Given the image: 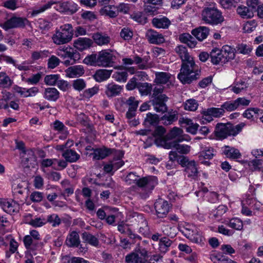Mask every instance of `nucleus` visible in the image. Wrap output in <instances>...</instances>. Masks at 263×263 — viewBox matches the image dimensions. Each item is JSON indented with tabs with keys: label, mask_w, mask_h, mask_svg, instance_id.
Instances as JSON below:
<instances>
[{
	"label": "nucleus",
	"mask_w": 263,
	"mask_h": 263,
	"mask_svg": "<svg viewBox=\"0 0 263 263\" xmlns=\"http://www.w3.org/2000/svg\"><path fill=\"white\" fill-rule=\"evenodd\" d=\"M236 49L228 45H224L221 49V53L225 60L226 63L234 59Z\"/></svg>",
	"instance_id": "2f4dec72"
},
{
	"label": "nucleus",
	"mask_w": 263,
	"mask_h": 263,
	"mask_svg": "<svg viewBox=\"0 0 263 263\" xmlns=\"http://www.w3.org/2000/svg\"><path fill=\"white\" fill-rule=\"evenodd\" d=\"M130 17L135 21L141 24H145L147 22V18L142 12H138L130 15Z\"/></svg>",
	"instance_id": "774afa93"
},
{
	"label": "nucleus",
	"mask_w": 263,
	"mask_h": 263,
	"mask_svg": "<svg viewBox=\"0 0 263 263\" xmlns=\"http://www.w3.org/2000/svg\"><path fill=\"white\" fill-rule=\"evenodd\" d=\"M176 141H170V143L162 142L166 149L174 148L177 151L182 154H187L191 150V146L186 144H180Z\"/></svg>",
	"instance_id": "a211bd4d"
},
{
	"label": "nucleus",
	"mask_w": 263,
	"mask_h": 263,
	"mask_svg": "<svg viewBox=\"0 0 263 263\" xmlns=\"http://www.w3.org/2000/svg\"><path fill=\"white\" fill-rule=\"evenodd\" d=\"M245 126L244 123H240L235 126L231 124H217L216 127L215 133L217 137L226 138L229 136H236Z\"/></svg>",
	"instance_id": "20e7f679"
},
{
	"label": "nucleus",
	"mask_w": 263,
	"mask_h": 263,
	"mask_svg": "<svg viewBox=\"0 0 263 263\" xmlns=\"http://www.w3.org/2000/svg\"><path fill=\"white\" fill-rule=\"evenodd\" d=\"M92 41L86 37H80L74 41L73 46L79 51H83L91 46Z\"/></svg>",
	"instance_id": "393cba45"
},
{
	"label": "nucleus",
	"mask_w": 263,
	"mask_h": 263,
	"mask_svg": "<svg viewBox=\"0 0 263 263\" xmlns=\"http://www.w3.org/2000/svg\"><path fill=\"white\" fill-rule=\"evenodd\" d=\"M115 155L118 156V158L114 159L104 166L103 170L106 173L113 174L115 171L122 166L124 163V161L121 160L124 155V153L122 151L118 150L116 151Z\"/></svg>",
	"instance_id": "423d86ee"
},
{
	"label": "nucleus",
	"mask_w": 263,
	"mask_h": 263,
	"mask_svg": "<svg viewBox=\"0 0 263 263\" xmlns=\"http://www.w3.org/2000/svg\"><path fill=\"white\" fill-rule=\"evenodd\" d=\"M60 76L58 74L47 75L45 77V83L48 85L53 86L57 84Z\"/></svg>",
	"instance_id": "680f3d73"
},
{
	"label": "nucleus",
	"mask_w": 263,
	"mask_h": 263,
	"mask_svg": "<svg viewBox=\"0 0 263 263\" xmlns=\"http://www.w3.org/2000/svg\"><path fill=\"white\" fill-rule=\"evenodd\" d=\"M246 204L254 211H259L261 206V203L253 198L247 199Z\"/></svg>",
	"instance_id": "052dcab7"
},
{
	"label": "nucleus",
	"mask_w": 263,
	"mask_h": 263,
	"mask_svg": "<svg viewBox=\"0 0 263 263\" xmlns=\"http://www.w3.org/2000/svg\"><path fill=\"white\" fill-rule=\"evenodd\" d=\"M249 166L252 171L260 170L263 167V160L254 159L249 162Z\"/></svg>",
	"instance_id": "13d9d810"
},
{
	"label": "nucleus",
	"mask_w": 263,
	"mask_h": 263,
	"mask_svg": "<svg viewBox=\"0 0 263 263\" xmlns=\"http://www.w3.org/2000/svg\"><path fill=\"white\" fill-rule=\"evenodd\" d=\"M257 26V23L254 20L247 22L243 24V30L245 32L250 33L255 30Z\"/></svg>",
	"instance_id": "69168bd1"
},
{
	"label": "nucleus",
	"mask_w": 263,
	"mask_h": 263,
	"mask_svg": "<svg viewBox=\"0 0 263 263\" xmlns=\"http://www.w3.org/2000/svg\"><path fill=\"white\" fill-rule=\"evenodd\" d=\"M179 40L180 42L186 44L191 48L195 47L197 44L196 41L189 33L181 34L179 36Z\"/></svg>",
	"instance_id": "e433bc0d"
},
{
	"label": "nucleus",
	"mask_w": 263,
	"mask_h": 263,
	"mask_svg": "<svg viewBox=\"0 0 263 263\" xmlns=\"http://www.w3.org/2000/svg\"><path fill=\"white\" fill-rule=\"evenodd\" d=\"M155 209L157 216L163 218L168 213L170 206L167 201L163 199H158L155 203Z\"/></svg>",
	"instance_id": "ddd939ff"
},
{
	"label": "nucleus",
	"mask_w": 263,
	"mask_h": 263,
	"mask_svg": "<svg viewBox=\"0 0 263 263\" xmlns=\"http://www.w3.org/2000/svg\"><path fill=\"white\" fill-rule=\"evenodd\" d=\"M146 37L151 44H159L165 42L163 35L154 30H148L146 33Z\"/></svg>",
	"instance_id": "4be33fe9"
},
{
	"label": "nucleus",
	"mask_w": 263,
	"mask_h": 263,
	"mask_svg": "<svg viewBox=\"0 0 263 263\" xmlns=\"http://www.w3.org/2000/svg\"><path fill=\"white\" fill-rule=\"evenodd\" d=\"M65 72L67 77L73 78L82 76L85 70L83 66L76 65L68 67Z\"/></svg>",
	"instance_id": "5701e85b"
},
{
	"label": "nucleus",
	"mask_w": 263,
	"mask_h": 263,
	"mask_svg": "<svg viewBox=\"0 0 263 263\" xmlns=\"http://www.w3.org/2000/svg\"><path fill=\"white\" fill-rule=\"evenodd\" d=\"M122 90V86L111 82L105 85V93L108 98H113L119 96Z\"/></svg>",
	"instance_id": "6ab92c4d"
},
{
	"label": "nucleus",
	"mask_w": 263,
	"mask_h": 263,
	"mask_svg": "<svg viewBox=\"0 0 263 263\" xmlns=\"http://www.w3.org/2000/svg\"><path fill=\"white\" fill-rule=\"evenodd\" d=\"M73 30L70 24H66L57 28L51 39L54 44L57 45L66 44L70 42L73 37Z\"/></svg>",
	"instance_id": "f03ea898"
},
{
	"label": "nucleus",
	"mask_w": 263,
	"mask_h": 263,
	"mask_svg": "<svg viewBox=\"0 0 263 263\" xmlns=\"http://www.w3.org/2000/svg\"><path fill=\"white\" fill-rule=\"evenodd\" d=\"M112 72V70L99 69L96 71L93 78L97 82H102L108 79Z\"/></svg>",
	"instance_id": "473e14b6"
},
{
	"label": "nucleus",
	"mask_w": 263,
	"mask_h": 263,
	"mask_svg": "<svg viewBox=\"0 0 263 263\" xmlns=\"http://www.w3.org/2000/svg\"><path fill=\"white\" fill-rule=\"evenodd\" d=\"M201 17L205 23L211 25H217L224 21L222 13L215 7L204 8L202 11Z\"/></svg>",
	"instance_id": "7ed1b4c3"
},
{
	"label": "nucleus",
	"mask_w": 263,
	"mask_h": 263,
	"mask_svg": "<svg viewBox=\"0 0 263 263\" xmlns=\"http://www.w3.org/2000/svg\"><path fill=\"white\" fill-rule=\"evenodd\" d=\"M185 237L189 239L191 241L199 245L204 243V238L201 233L197 230L194 231L185 232Z\"/></svg>",
	"instance_id": "bb28decb"
},
{
	"label": "nucleus",
	"mask_w": 263,
	"mask_h": 263,
	"mask_svg": "<svg viewBox=\"0 0 263 263\" xmlns=\"http://www.w3.org/2000/svg\"><path fill=\"white\" fill-rule=\"evenodd\" d=\"M141 178L136 173H130L125 178V181L128 184H135L138 186V182H140Z\"/></svg>",
	"instance_id": "864d4df0"
},
{
	"label": "nucleus",
	"mask_w": 263,
	"mask_h": 263,
	"mask_svg": "<svg viewBox=\"0 0 263 263\" xmlns=\"http://www.w3.org/2000/svg\"><path fill=\"white\" fill-rule=\"evenodd\" d=\"M214 155L213 148L209 147H206L204 150L200 153L199 155V160L201 163L209 164V162L205 160L212 159Z\"/></svg>",
	"instance_id": "f704fd0d"
},
{
	"label": "nucleus",
	"mask_w": 263,
	"mask_h": 263,
	"mask_svg": "<svg viewBox=\"0 0 263 263\" xmlns=\"http://www.w3.org/2000/svg\"><path fill=\"white\" fill-rule=\"evenodd\" d=\"M0 206L4 211L9 214L16 212L19 208V205L16 202L7 199H0Z\"/></svg>",
	"instance_id": "2eb2a0df"
},
{
	"label": "nucleus",
	"mask_w": 263,
	"mask_h": 263,
	"mask_svg": "<svg viewBox=\"0 0 263 263\" xmlns=\"http://www.w3.org/2000/svg\"><path fill=\"white\" fill-rule=\"evenodd\" d=\"M224 110L221 106L220 108L211 107L203 110L202 115V122L203 124L209 123L213 121V117L219 118L224 115Z\"/></svg>",
	"instance_id": "0eeeda50"
},
{
	"label": "nucleus",
	"mask_w": 263,
	"mask_h": 263,
	"mask_svg": "<svg viewBox=\"0 0 263 263\" xmlns=\"http://www.w3.org/2000/svg\"><path fill=\"white\" fill-rule=\"evenodd\" d=\"M131 5L127 3H121L119 4L118 5L116 6L118 14L119 13L124 14H128L131 9Z\"/></svg>",
	"instance_id": "bf43d9fd"
},
{
	"label": "nucleus",
	"mask_w": 263,
	"mask_h": 263,
	"mask_svg": "<svg viewBox=\"0 0 263 263\" xmlns=\"http://www.w3.org/2000/svg\"><path fill=\"white\" fill-rule=\"evenodd\" d=\"M157 178L154 176H147L141 178L140 182H138V187L142 189L147 193H149L158 184Z\"/></svg>",
	"instance_id": "9d476101"
},
{
	"label": "nucleus",
	"mask_w": 263,
	"mask_h": 263,
	"mask_svg": "<svg viewBox=\"0 0 263 263\" xmlns=\"http://www.w3.org/2000/svg\"><path fill=\"white\" fill-rule=\"evenodd\" d=\"M98 65L104 67H110L114 63L115 56L109 49L102 50L98 53Z\"/></svg>",
	"instance_id": "6e6552de"
},
{
	"label": "nucleus",
	"mask_w": 263,
	"mask_h": 263,
	"mask_svg": "<svg viewBox=\"0 0 263 263\" xmlns=\"http://www.w3.org/2000/svg\"><path fill=\"white\" fill-rule=\"evenodd\" d=\"M177 115L175 112H172L164 115L161 120L165 125H170L177 120Z\"/></svg>",
	"instance_id": "603ef678"
},
{
	"label": "nucleus",
	"mask_w": 263,
	"mask_h": 263,
	"mask_svg": "<svg viewBox=\"0 0 263 263\" xmlns=\"http://www.w3.org/2000/svg\"><path fill=\"white\" fill-rule=\"evenodd\" d=\"M247 84L243 81H240L235 83L233 86H231L230 88L231 91L234 93L238 94L245 90L247 88Z\"/></svg>",
	"instance_id": "6e6d98bb"
},
{
	"label": "nucleus",
	"mask_w": 263,
	"mask_h": 263,
	"mask_svg": "<svg viewBox=\"0 0 263 263\" xmlns=\"http://www.w3.org/2000/svg\"><path fill=\"white\" fill-rule=\"evenodd\" d=\"M112 149L106 147L97 148L92 154L93 159L95 160L103 159L112 153Z\"/></svg>",
	"instance_id": "c9c22d12"
},
{
	"label": "nucleus",
	"mask_w": 263,
	"mask_h": 263,
	"mask_svg": "<svg viewBox=\"0 0 263 263\" xmlns=\"http://www.w3.org/2000/svg\"><path fill=\"white\" fill-rule=\"evenodd\" d=\"M82 238L85 242L92 246L97 247L99 245L98 238L88 232H84L82 235Z\"/></svg>",
	"instance_id": "de8ad7c7"
},
{
	"label": "nucleus",
	"mask_w": 263,
	"mask_h": 263,
	"mask_svg": "<svg viewBox=\"0 0 263 263\" xmlns=\"http://www.w3.org/2000/svg\"><path fill=\"white\" fill-rule=\"evenodd\" d=\"M211 62L213 64L217 65L219 63H226L225 60L221 53V50L216 48L213 49L211 52Z\"/></svg>",
	"instance_id": "58836bf2"
},
{
	"label": "nucleus",
	"mask_w": 263,
	"mask_h": 263,
	"mask_svg": "<svg viewBox=\"0 0 263 263\" xmlns=\"http://www.w3.org/2000/svg\"><path fill=\"white\" fill-rule=\"evenodd\" d=\"M66 245L70 247H78L80 243V236L76 231H72L67 236Z\"/></svg>",
	"instance_id": "c756f323"
},
{
	"label": "nucleus",
	"mask_w": 263,
	"mask_h": 263,
	"mask_svg": "<svg viewBox=\"0 0 263 263\" xmlns=\"http://www.w3.org/2000/svg\"><path fill=\"white\" fill-rule=\"evenodd\" d=\"M92 38L95 42L99 46L107 45L110 40V37L108 35L101 33L93 34Z\"/></svg>",
	"instance_id": "a19ab883"
},
{
	"label": "nucleus",
	"mask_w": 263,
	"mask_h": 263,
	"mask_svg": "<svg viewBox=\"0 0 263 263\" xmlns=\"http://www.w3.org/2000/svg\"><path fill=\"white\" fill-rule=\"evenodd\" d=\"M62 156L67 161L70 162L76 161L80 157V156L72 149H67L63 153Z\"/></svg>",
	"instance_id": "09e8293b"
},
{
	"label": "nucleus",
	"mask_w": 263,
	"mask_h": 263,
	"mask_svg": "<svg viewBox=\"0 0 263 263\" xmlns=\"http://www.w3.org/2000/svg\"><path fill=\"white\" fill-rule=\"evenodd\" d=\"M54 3V2H53V1H51L48 2V3L43 5V6L34 9L32 10V11L31 13V16H35L43 12L46 10L50 8L51 7V6L53 5Z\"/></svg>",
	"instance_id": "4d7b16f0"
},
{
	"label": "nucleus",
	"mask_w": 263,
	"mask_h": 263,
	"mask_svg": "<svg viewBox=\"0 0 263 263\" xmlns=\"http://www.w3.org/2000/svg\"><path fill=\"white\" fill-rule=\"evenodd\" d=\"M23 242L25 248L29 251L33 252L41 249L43 243L41 241H36L30 236L27 235L23 238Z\"/></svg>",
	"instance_id": "aec40b11"
},
{
	"label": "nucleus",
	"mask_w": 263,
	"mask_h": 263,
	"mask_svg": "<svg viewBox=\"0 0 263 263\" xmlns=\"http://www.w3.org/2000/svg\"><path fill=\"white\" fill-rule=\"evenodd\" d=\"M97 58H98V54H92L87 55L84 59L83 63L91 66H98Z\"/></svg>",
	"instance_id": "e2e57ef3"
},
{
	"label": "nucleus",
	"mask_w": 263,
	"mask_h": 263,
	"mask_svg": "<svg viewBox=\"0 0 263 263\" xmlns=\"http://www.w3.org/2000/svg\"><path fill=\"white\" fill-rule=\"evenodd\" d=\"M174 50L181 60V67L178 78L183 84H190L197 79V76L199 74L193 57L183 45L177 46Z\"/></svg>",
	"instance_id": "f257e3e1"
},
{
	"label": "nucleus",
	"mask_w": 263,
	"mask_h": 263,
	"mask_svg": "<svg viewBox=\"0 0 263 263\" xmlns=\"http://www.w3.org/2000/svg\"><path fill=\"white\" fill-rule=\"evenodd\" d=\"M138 88L142 96H147L151 94L153 86L151 84L145 82L138 84Z\"/></svg>",
	"instance_id": "a18cd8bd"
},
{
	"label": "nucleus",
	"mask_w": 263,
	"mask_h": 263,
	"mask_svg": "<svg viewBox=\"0 0 263 263\" xmlns=\"http://www.w3.org/2000/svg\"><path fill=\"white\" fill-rule=\"evenodd\" d=\"M209 33V29L205 26L199 27L192 31V34L200 41L206 39Z\"/></svg>",
	"instance_id": "72a5a7b5"
},
{
	"label": "nucleus",
	"mask_w": 263,
	"mask_h": 263,
	"mask_svg": "<svg viewBox=\"0 0 263 263\" xmlns=\"http://www.w3.org/2000/svg\"><path fill=\"white\" fill-rule=\"evenodd\" d=\"M237 13L243 18H251L254 15L253 11L248 6L240 5L237 8Z\"/></svg>",
	"instance_id": "79ce46f5"
},
{
	"label": "nucleus",
	"mask_w": 263,
	"mask_h": 263,
	"mask_svg": "<svg viewBox=\"0 0 263 263\" xmlns=\"http://www.w3.org/2000/svg\"><path fill=\"white\" fill-rule=\"evenodd\" d=\"M179 124L184 127L186 131L193 135H195L198 130L199 125L194 123L191 119L187 117H181L179 119Z\"/></svg>",
	"instance_id": "4468645a"
},
{
	"label": "nucleus",
	"mask_w": 263,
	"mask_h": 263,
	"mask_svg": "<svg viewBox=\"0 0 263 263\" xmlns=\"http://www.w3.org/2000/svg\"><path fill=\"white\" fill-rule=\"evenodd\" d=\"M183 131L182 129L174 127L166 134V140L170 141L171 140H174V141L177 142H182L185 140L183 137Z\"/></svg>",
	"instance_id": "412c9836"
},
{
	"label": "nucleus",
	"mask_w": 263,
	"mask_h": 263,
	"mask_svg": "<svg viewBox=\"0 0 263 263\" xmlns=\"http://www.w3.org/2000/svg\"><path fill=\"white\" fill-rule=\"evenodd\" d=\"M225 224L236 230L240 231L243 229V222L238 218H233L229 220H225Z\"/></svg>",
	"instance_id": "37998d69"
},
{
	"label": "nucleus",
	"mask_w": 263,
	"mask_h": 263,
	"mask_svg": "<svg viewBox=\"0 0 263 263\" xmlns=\"http://www.w3.org/2000/svg\"><path fill=\"white\" fill-rule=\"evenodd\" d=\"M181 163L185 167V172L187 177L194 178L197 176L198 170L195 161H190L186 157H183Z\"/></svg>",
	"instance_id": "9b49d317"
},
{
	"label": "nucleus",
	"mask_w": 263,
	"mask_h": 263,
	"mask_svg": "<svg viewBox=\"0 0 263 263\" xmlns=\"http://www.w3.org/2000/svg\"><path fill=\"white\" fill-rule=\"evenodd\" d=\"M165 129L162 126H157L154 133L153 136L155 137V143L158 146H161L164 148V145L162 142H164V143H170V141H167L166 140V136H164V135L165 133Z\"/></svg>",
	"instance_id": "dca6fc26"
},
{
	"label": "nucleus",
	"mask_w": 263,
	"mask_h": 263,
	"mask_svg": "<svg viewBox=\"0 0 263 263\" xmlns=\"http://www.w3.org/2000/svg\"><path fill=\"white\" fill-rule=\"evenodd\" d=\"M72 86L73 89L80 91L86 87V84L83 79H78L72 81Z\"/></svg>",
	"instance_id": "0e129e2a"
},
{
	"label": "nucleus",
	"mask_w": 263,
	"mask_h": 263,
	"mask_svg": "<svg viewBox=\"0 0 263 263\" xmlns=\"http://www.w3.org/2000/svg\"><path fill=\"white\" fill-rule=\"evenodd\" d=\"M172 243V240L166 237L161 238L159 243V249L161 252L165 253Z\"/></svg>",
	"instance_id": "3c124183"
},
{
	"label": "nucleus",
	"mask_w": 263,
	"mask_h": 263,
	"mask_svg": "<svg viewBox=\"0 0 263 263\" xmlns=\"http://www.w3.org/2000/svg\"><path fill=\"white\" fill-rule=\"evenodd\" d=\"M102 14H105L110 17H115L118 15L117 10L114 5H107L100 10Z\"/></svg>",
	"instance_id": "c03bdc74"
},
{
	"label": "nucleus",
	"mask_w": 263,
	"mask_h": 263,
	"mask_svg": "<svg viewBox=\"0 0 263 263\" xmlns=\"http://www.w3.org/2000/svg\"><path fill=\"white\" fill-rule=\"evenodd\" d=\"M122 62L125 65H132L134 63L138 64V67L140 69H145L148 67L147 64V61H144L143 59L139 56H135L133 59L123 58Z\"/></svg>",
	"instance_id": "a878e982"
},
{
	"label": "nucleus",
	"mask_w": 263,
	"mask_h": 263,
	"mask_svg": "<svg viewBox=\"0 0 263 263\" xmlns=\"http://www.w3.org/2000/svg\"><path fill=\"white\" fill-rule=\"evenodd\" d=\"M27 23L26 18L13 16L4 23L0 24V26L5 30H8L12 28L24 27Z\"/></svg>",
	"instance_id": "1a4fd4ad"
},
{
	"label": "nucleus",
	"mask_w": 263,
	"mask_h": 263,
	"mask_svg": "<svg viewBox=\"0 0 263 263\" xmlns=\"http://www.w3.org/2000/svg\"><path fill=\"white\" fill-rule=\"evenodd\" d=\"M223 153L230 159H237L241 157V154L238 149L229 146H225L223 148Z\"/></svg>",
	"instance_id": "ea45409f"
},
{
	"label": "nucleus",
	"mask_w": 263,
	"mask_h": 263,
	"mask_svg": "<svg viewBox=\"0 0 263 263\" xmlns=\"http://www.w3.org/2000/svg\"><path fill=\"white\" fill-rule=\"evenodd\" d=\"M152 24L156 28L166 29L171 25V21L165 16H159L153 19Z\"/></svg>",
	"instance_id": "c85d7f7f"
},
{
	"label": "nucleus",
	"mask_w": 263,
	"mask_h": 263,
	"mask_svg": "<svg viewBox=\"0 0 263 263\" xmlns=\"http://www.w3.org/2000/svg\"><path fill=\"white\" fill-rule=\"evenodd\" d=\"M12 80L5 72H0V88H9L12 85Z\"/></svg>",
	"instance_id": "49530a36"
},
{
	"label": "nucleus",
	"mask_w": 263,
	"mask_h": 263,
	"mask_svg": "<svg viewBox=\"0 0 263 263\" xmlns=\"http://www.w3.org/2000/svg\"><path fill=\"white\" fill-rule=\"evenodd\" d=\"M155 82L159 84H165L171 82V74L167 72H158L155 74Z\"/></svg>",
	"instance_id": "4c0bfd02"
},
{
	"label": "nucleus",
	"mask_w": 263,
	"mask_h": 263,
	"mask_svg": "<svg viewBox=\"0 0 263 263\" xmlns=\"http://www.w3.org/2000/svg\"><path fill=\"white\" fill-rule=\"evenodd\" d=\"M56 54L63 59L68 58L71 60L80 59V55L79 53L73 52L72 48L69 46L60 47L56 51Z\"/></svg>",
	"instance_id": "f8f14e48"
},
{
	"label": "nucleus",
	"mask_w": 263,
	"mask_h": 263,
	"mask_svg": "<svg viewBox=\"0 0 263 263\" xmlns=\"http://www.w3.org/2000/svg\"><path fill=\"white\" fill-rule=\"evenodd\" d=\"M47 222L46 219L43 217H36L32 219L29 222L33 227H41Z\"/></svg>",
	"instance_id": "338daca9"
},
{
	"label": "nucleus",
	"mask_w": 263,
	"mask_h": 263,
	"mask_svg": "<svg viewBox=\"0 0 263 263\" xmlns=\"http://www.w3.org/2000/svg\"><path fill=\"white\" fill-rule=\"evenodd\" d=\"M60 93L54 87H48L45 89L43 97L49 101H56L59 98Z\"/></svg>",
	"instance_id": "7c9ffc66"
},
{
	"label": "nucleus",
	"mask_w": 263,
	"mask_h": 263,
	"mask_svg": "<svg viewBox=\"0 0 263 263\" xmlns=\"http://www.w3.org/2000/svg\"><path fill=\"white\" fill-rule=\"evenodd\" d=\"M147 258V251L144 248L138 246L125 256V261L127 263H143Z\"/></svg>",
	"instance_id": "39448f33"
},
{
	"label": "nucleus",
	"mask_w": 263,
	"mask_h": 263,
	"mask_svg": "<svg viewBox=\"0 0 263 263\" xmlns=\"http://www.w3.org/2000/svg\"><path fill=\"white\" fill-rule=\"evenodd\" d=\"M135 220L138 222L139 233L144 235L148 234L149 227L145 218L141 214H136Z\"/></svg>",
	"instance_id": "cd10ccee"
},
{
	"label": "nucleus",
	"mask_w": 263,
	"mask_h": 263,
	"mask_svg": "<svg viewBox=\"0 0 263 263\" xmlns=\"http://www.w3.org/2000/svg\"><path fill=\"white\" fill-rule=\"evenodd\" d=\"M168 98L166 95H161L157 99H154L152 104L154 110L158 112L164 113L167 111V106L165 103Z\"/></svg>",
	"instance_id": "f3484780"
},
{
	"label": "nucleus",
	"mask_w": 263,
	"mask_h": 263,
	"mask_svg": "<svg viewBox=\"0 0 263 263\" xmlns=\"http://www.w3.org/2000/svg\"><path fill=\"white\" fill-rule=\"evenodd\" d=\"M22 161L27 167L33 165L36 161V157L32 149L23 151L21 153Z\"/></svg>",
	"instance_id": "b1692460"
},
{
	"label": "nucleus",
	"mask_w": 263,
	"mask_h": 263,
	"mask_svg": "<svg viewBox=\"0 0 263 263\" xmlns=\"http://www.w3.org/2000/svg\"><path fill=\"white\" fill-rule=\"evenodd\" d=\"M198 106V102L193 99L187 100L183 104L184 109L190 111H196Z\"/></svg>",
	"instance_id": "8fccbe9b"
},
{
	"label": "nucleus",
	"mask_w": 263,
	"mask_h": 263,
	"mask_svg": "<svg viewBox=\"0 0 263 263\" xmlns=\"http://www.w3.org/2000/svg\"><path fill=\"white\" fill-rule=\"evenodd\" d=\"M49 52L48 50L35 51L31 53V59L34 62L38 60L48 57Z\"/></svg>",
	"instance_id": "5fc2aeb1"
}]
</instances>
